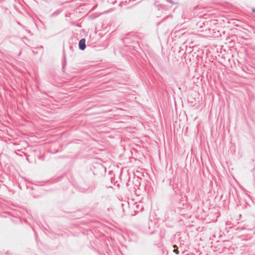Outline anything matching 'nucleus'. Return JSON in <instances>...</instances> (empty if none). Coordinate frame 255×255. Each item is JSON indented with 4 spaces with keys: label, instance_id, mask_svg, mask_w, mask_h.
<instances>
[{
    "label": "nucleus",
    "instance_id": "20e7f679",
    "mask_svg": "<svg viewBox=\"0 0 255 255\" xmlns=\"http://www.w3.org/2000/svg\"><path fill=\"white\" fill-rule=\"evenodd\" d=\"M173 247H174V248H177V246H176V245H174V246H173Z\"/></svg>",
    "mask_w": 255,
    "mask_h": 255
},
{
    "label": "nucleus",
    "instance_id": "f03ea898",
    "mask_svg": "<svg viewBox=\"0 0 255 255\" xmlns=\"http://www.w3.org/2000/svg\"><path fill=\"white\" fill-rule=\"evenodd\" d=\"M173 252L176 253V254H178L179 252L177 249H174L173 250Z\"/></svg>",
    "mask_w": 255,
    "mask_h": 255
},
{
    "label": "nucleus",
    "instance_id": "7ed1b4c3",
    "mask_svg": "<svg viewBox=\"0 0 255 255\" xmlns=\"http://www.w3.org/2000/svg\"><path fill=\"white\" fill-rule=\"evenodd\" d=\"M253 11L255 12V8L253 9Z\"/></svg>",
    "mask_w": 255,
    "mask_h": 255
},
{
    "label": "nucleus",
    "instance_id": "f257e3e1",
    "mask_svg": "<svg viewBox=\"0 0 255 255\" xmlns=\"http://www.w3.org/2000/svg\"><path fill=\"white\" fill-rule=\"evenodd\" d=\"M79 48L81 50H84L86 48L85 39L83 38L81 39L79 43Z\"/></svg>",
    "mask_w": 255,
    "mask_h": 255
}]
</instances>
